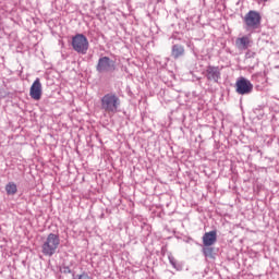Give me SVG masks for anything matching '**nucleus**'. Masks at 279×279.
<instances>
[{"label": "nucleus", "mask_w": 279, "mask_h": 279, "mask_svg": "<svg viewBox=\"0 0 279 279\" xmlns=\"http://www.w3.org/2000/svg\"><path fill=\"white\" fill-rule=\"evenodd\" d=\"M119 108H121V98H119L117 94L108 93L101 97L100 110H102L104 114L112 117L119 112Z\"/></svg>", "instance_id": "nucleus-1"}, {"label": "nucleus", "mask_w": 279, "mask_h": 279, "mask_svg": "<svg viewBox=\"0 0 279 279\" xmlns=\"http://www.w3.org/2000/svg\"><path fill=\"white\" fill-rule=\"evenodd\" d=\"M58 247H60V235L49 233L46 241L41 245V252L44 256H53Z\"/></svg>", "instance_id": "nucleus-2"}, {"label": "nucleus", "mask_w": 279, "mask_h": 279, "mask_svg": "<svg viewBox=\"0 0 279 279\" xmlns=\"http://www.w3.org/2000/svg\"><path fill=\"white\" fill-rule=\"evenodd\" d=\"M263 16L258 11L251 10L244 16L245 29L247 32H254V29H260V23Z\"/></svg>", "instance_id": "nucleus-3"}, {"label": "nucleus", "mask_w": 279, "mask_h": 279, "mask_svg": "<svg viewBox=\"0 0 279 279\" xmlns=\"http://www.w3.org/2000/svg\"><path fill=\"white\" fill-rule=\"evenodd\" d=\"M72 47H73L74 51H76V53L86 56V53L88 52V47H89L88 38H86V36H84V34H76L72 38Z\"/></svg>", "instance_id": "nucleus-4"}, {"label": "nucleus", "mask_w": 279, "mask_h": 279, "mask_svg": "<svg viewBox=\"0 0 279 279\" xmlns=\"http://www.w3.org/2000/svg\"><path fill=\"white\" fill-rule=\"evenodd\" d=\"M96 71L98 73H114L117 71V63L109 57H101L98 59Z\"/></svg>", "instance_id": "nucleus-5"}, {"label": "nucleus", "mask_w": 279, "mask_h": 279, "mask_svg": "<svg viewBox=\"0 0 279 279\" xmlns=\"http://www.w3.org/2000/svg\"><path fill=\"white\" fill-rule=\"evenodd\" d=\"M252 90H254V85L250 80L245 77L238 78L235 83V93H238V95H250Z\"/></svg>", "instance_id": "nucleus-6"}, {"label": "nucleus", "mask_w": 279, "mask_h": 279, "mask_svg": "<svg viewBox=\"0 0 279 279\" xmlns=\"http://www.w3.org/2000/svg\"><path fill=\"white\" fill-rule=\"evenodd\" d=\"M29 96L35 101H40L43 99V83H40V78H36L31 86Z\"/></svg>", "instance_id": "nucleus-7"}, {"label": "nucleus", "mask_w": 279, "mask_h": 279, "mask_svg": "<svg viewBox=\"0 0 279 279\" xmlns=\"http://www.w3.org/2000/svg\"><path fill=\"white\" fill-rule=\"evenodd\" d=\"M205 77L208 82H216V84L221 80V70L219 66L209 65L206 68Z\"/></svg>", "instance_id": "nucleus-8"}, {"label": "nucleus", "mask_w": 279, "mask_h": 279, "mask_svg": "<svg viewBox=\"0 0 279 279\" xmlns=\"http://www.w3.org/2000/svg\"><path fill=\"white\" fill-rule=\"evenodd\" d=\"M253 40H252V35H244L242 37H238L235 39V47L240 50V51H245L247 49H250V47H252L253 45Z\"/></svg>", "instance_id": "nucleus-9"}, {"label": "nucleus", "mask_w": 279, "mask_h": 279, "mask_svg": "<svg viewBox=\"0 0 279 279\" xmlns=\"http://www.w3.org/2000/svg\"><path fill=\"white\" fill-rule=\"evenodd\" d=\"M217 243V231H209L203 235V245L210 247Z\"/></svg>", "instance_id": "nucleus-10"}, {"label": "nucleus", "mask_w": 279, "mask_h": 279, "mask_svg": "<svg viewBox=\"0 0 279 279\" xmlns=\"http://www.w3.org/2000/svg\"><path fill=\"white\" fill-rule=\"evenodd\" d=\"M184 53H185L184 46L180 44L172 46L171 56L174 60H178V58H182Z\"/></svg>", "instance_id": "nucleus-11"}, {"label": "nucleus", "mask_w": 279, "mask_h": 279, "mask_svg": "<svg viewBox=\"0 0 279 279\" xmlns=\"http://www.w3.org/2000/svg\"><path fill=\"white\" fill-rule=\"evenodd\" d=\"M5 191L8 195H16V183L10 182L9 184L5 185Z\"/></svg>", "instance_id": "nucleus-12"}, {"label": "nucleus", "mask_w": 279, "mask_h": 279, "mask_svg": "<svg viewBox=\"0 0 279 279\" xmlns=\"http://www.w3.org/2000/svg\"><path fill=\"white\" fill-rule=\"evenodd\" d=\"M66 270H68V274H71V269L66 268Z\"/></svg>", "instance_id": "nucleus-13"}, {"label": "nucleus", "mask_w": 279, "mask_h": 279, "mask_svg": "<svg viewBox=\"0 0 279 279\" xmlns=\"http://www.w3.org/2000/svg\"><path fill=\"white\" fill-rule=\"evenodd\" d=\"M160 1H162V0H157L158 3H160Z\"/></svg>", "instance_id": "nucleus-14"}, {"label": "nucleus", "mask_w": 279, "mask_h": 279, "mask_svg": "<svg viewBox=\"0 0 279 279\" xmlns=\"http://www.w3.org/2000/svg\"><path fill=\"white\" fill-rule=\"evenodd\" d=\"M263 1L267 2V1H269V0H263Z\"/></svg>", "instance_id": "nucleus-15"}]
</instances>
